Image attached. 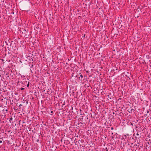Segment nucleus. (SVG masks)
<instances>
[{
	"mask_svg": "<svg viewBox=\"0 0 151 151\" xmlns=\"http://www.w3.org/2000/svg\"><path fill=\"white\" fill-rule=\"evenodd\" d=\"M80 77L82 78H83V76L82 75V74H81L80 75Z\"/></svg>",
	"mask_w": 151,
	"mask_h": 151,
	"instance_id": "0eeeda50",
	"label": "nucleus"
},
{
	"mask_svg": "<svg viewBox=\"0 0 151 151\" xmlns=\"http://www.w3.org/2000/svg\"><path fill=\"white\" fill-rule=\"evenodd\" d=\"M13 119V118L12 117H11L9 119V121H11Z\"/></svg>",
	"mask_w": 151,
	"mask_h": 151,
	"instance_id": "423d86ee",
	"label": "nucleus"
},
{
	"mask_svg": "<svg viewBox=\"0 0 151 151\" xmlns=\"http://www.w3.org/2000/svg\"><path fill=\"white\" fill-rule=\"evenodd\" d=\"M5 43H6V45H8V43H7V41H5Z\"/></svg>",
	"mask_w": 151,
	"mask_h": 151,
	"instance_id": "6e6552de",
	"label": "nucleus"
},
{
	"mask_svg": "<svg viewBox=\"0 0 151 151\" xmlns=\"http://www.w3.org/2000/svg\"><path fill=\"white\" fill-rule=\"evenodd\" d=\"M31 60H32V61H33V59H32V58H31Z\"/></svg>",
	"mask_w": 151,
	"mask_h": 151,
	"instance_id": "f8f14e48",
	"label": "nucleus"
},
{
	"mask_svg": "<svg viewBox=\"0 0 151 151\" xmlns=\"http://www.w3.org/2000/svg\"><path fill=\"white\" fill-rule=\"evenodd\" d=\"M3 139L2 138H0V143H2V140H3Z\"/></svg>",
	"mask_w": 151,
	"mask_h": 151,
	"instance_id": "f03ea898",
	"label": "nucleus"
},
{
	"mask_svg": "<svg viewBox=\"0 0 151 151\" xmlns=\"http://www.w3.org/2000/svg\"><path fill=\"white\" fill-rule=\"evenodd\" d=\"M29 86V82H28V84L27 85V86L28 87Z\"/></svg>",
	"mask_w": 151,
	"mask_h": 151,
	"instance_id": "20e7f679",
	"label": "nucleus"
},
{
	"mask_svg": "<svg viewBox=\"0 0 151 151\" xmlns=\"http://www.w3.org/2000/svg\"><path fill=\"white\" fill-rule=\"evenodd\" d=\"M134 146H137V145L136 144V145H134Z\"/></svg>",
	"mask_w": 151,
	"mask_h": 151,
	"instance_id": "2eb2a0df",
	"label": "nucleus"
},
{
	"mask_svg": "<svg viewBox=\"0 0 151 151\" xmlns=\"http://www.w3.org/2000/svg\"><path fill=\"white\" fill-rule=\"evenodd\" d=\"M53 111H51V112H50V113H52H52H53Z\"/></svg>",
	"mask_w": 151,
	"mask_h": 151,
	"instance_id": "9d476101",
	"label": "nucleus"
},
{
	"mask_svg": "<svg viewBox=\"0 0 151 151\" xmlns=\"http://www.w3.org/2000/svg\"><path fill=\"white\" fill-rule=\"evenodd\" d=\"M106 150V151H108V149H107V147H106V148L104 149V150Z\"/></svg>",
	"mask_w": 151,
	"mask_h": 151,
	"instance_id": "39448f33",
	"label": "nucleus"
},
{
	"mask_svg": "<svg viewBox=\"0 0 151 151\" xmlns=\"http://www.w3.org/2000/svg\"><path fill=\"white\" fill-rule=\"evenodd\" d=\"M79 17V18H80V16H79V17Z\"/></svg>",
	"mask_w": 151,
	"mask_h": 151,
	"instance_id": "a211bd4d",
	"label": "nucleus"
},
{
	"mask_svg": "<svg viewBox=\"0 0 151 151\" xmlns=\"http://www.w3.org/2000/svg\"><path fill=\"white\" fill-rule=\"evenodd\" d=\"M5 111H8V110L7 109H6Z\"/></svg>",
	"mask_w": 151,
	"mask_h": 151,
	"instance_id": "4468645a",
	"label": "nucleus"
},
{
	"mask_svg": "<svg viewBox=\"0 0 151 151\" xmlns=\"http://www.w3.org/2000/svg\"><path fill=\"white\" fill-rule=\"evenodd\" d=\"M29 65L30 68H32L33 66V62H32V63H31V62H30L29 63Z\"/></svg>",
	"mask_w": 151,
	"mask_h": 151,
	"instance_id": "f257e3e1",
	"label": "nucleus"
},
{
	"mask_svg": "<svg viewBox=\"0 0 151 151\" xmlns=\"http://www.w3.org/2000/svg\"><path fill=\"white\" fill-rule=\"evenodd\" d=\"M113 129H114L113 128V127H112L111 128V130H113Z\"/></svg>",
	"mask_w": 151,
	"mask_h": 151,
	"instance_id": "9b49d317",
	"label": "nucleus"
},
{
	"mask_svg": "<svg viewBox=\"0 0 151 151\" xmlns=\"http://www.w3.org/2000/svg\"><path fill=\"white\" fill-rule=\"evenodd\" d=\"M133 110L134 111V109H131V111H132Z\"/></svg>",
	"mask_w": 151,
	"mask_h": 151,
	"instance_id": "1a4fd4ad",
	"label": "nucleus"
},
{
	"mask_svg": "<svg viewBox=\"0 0 151 151\" xmlns=\"http://www.w3.org/2000/svg\"><path fill=\"white\" fill-rule=\"evenodd\" d=\"M137 135H139V134H138V133H137Z\"/></svg>",
	"mask_w": 151,
	"mask_h": 151,
	"instance_id": "f3484780",
	"label": "nucleus"
},
{
	"mask_svg": "<svg viewBox=\"0 0 151 151\" xmlns=\"http://www.w3.org/2000/svg\"><path fill=\"white\" fill-rule=\"evenodd\" d=\"M1 60L2 61H4V60L2 59H1Z\"/></svg>",
	"mask_w": 151,
	"mask_h": 151,
	"instance_id": "ddd939ff",
	"label": "nucleus"
},
{
	"mask_svg": "<svg viewBox=\"0 0 151 151\" xmlns=\"http://www.w3.org/2000/svg\"><path fill=\"white\" fill-rule=\"evenodd\" d=\"M148 112H149V111H147V113H148Z\"/></svg>",
	"mask_w": 151,
	"mask_h": 151,
	"instance_id": "dca6fc26",
	"label": "nucleus"
},
{
	"mask_svg": "<svg viewBox=\"0 0 151 151\" xmlns=\"http://www.w3.org/2000/svg\"><path fill=\"white\" fill-rule=\"evenodd\" d=\"M24 89H25L24 88H23L21 87L20 88V89L21 90H24Z\"/></svg>",
	"mask_w": 151,
	"mask_h": 151,
	"instance_id": "7ed1b4c3",
	"label": "nucleus"
},
{
	"mask_svg": "<svg viewBox=\"0 0 151 151\" xmlns=\"http://www.w3.org/2000/svg\"><path fill=\"white\" fill-rule=\"evenodd\" d=\"M79 17V18H80V16H79V17Z\"/></svg>",
	"mask_w": 151,
	"mask_h": 151,
	"instance_id": "6ab92c4d",
	"label": "nucleus"
}]
</instances>
